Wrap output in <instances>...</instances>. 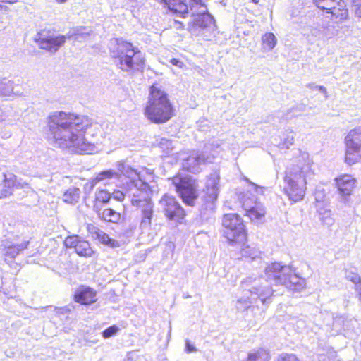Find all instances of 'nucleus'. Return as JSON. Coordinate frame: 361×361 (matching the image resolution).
Returning a JSON list of instances; mask_svg holds the SVG:
<instances>
[{
	"label": "nucleus",
	"instance_id": "obj_15",
	"mask_svg": "<svg viewBox=\"0 0 361 361\" xmlns=\"http://www.w3.org/2000/svg\"><path fill=\"white\" fill-rule=\"evenodd\" d=\"M159 205L169 220L178 224L183 222L185 211L174 197L164 195L159 200Z\"/></svg>",
	"mask_w": 361,
	"mask_h": 361
},
{
	"label": "nucleus",
	"instance_id": "obj_6",
	"mask_svg": "<svg viewBox=\"0 0 361 361\" xmlns=\"http://www.w3.org/2000/svg\"><path fill=\"white\" fill-rule=\"evenodd\" d=\"M144 114L153 123L168 122L174 115V108L169 94L157 85H152L146 103Z\"/></svg>",
	"mask_w": 361,
	"mask_h": 361
},
{
	"label": "nucleus",
	"instance_id": "obj_20",
	"mask_svg": "<svg viewBox=\"0 0 361 361\" xmlns=\"http://www.w3.org/2000/svg\"><path fill=\"white\" fill-rule=\"evenodd\" d=\"M75 301L82 305H90L96 300V291L90 287L81 286L74 295Z\"/></svg>",
	"mask_w": 361,
	"mask_h": 361
},
{
	"label": "nucleus",
	"instance_id": "obj_41",
	"mask_svg": "<svg viewBox=\"0 0 361 361\" xmlns=\"http://www.w3.org/2000/svg\"><path fill=\"white\" fill-rule=\"evenodd\" d=\"M307 87L312 89V90H317L320 91L322 93H323L326 98L328 97L327 95V91L325 87L322 85H317L315 83H309L307 85Z\"/></svg>",
	"mask_w": 361,
	"mask_h": 361
},
{
	"label": "nucleus",
	"instance_id": "obj_33",
	"mask_svg": "<svg viewBox=\"0 0 361 361\" xmlns=\"http://www.w3.org/2000/svg\"><path fill=\"white\" fill-rule=\"evenodd\" d=\"M306 106L304 104H298L295 106L292 107L287 113V118H291L293 117L298 116L301 112L305 111Z\"/></svg>",
	"mask_w": 361,
	"mask_h": 361
},
{
	"label": "nucleus",
	"instance_id": "obj_7",
	"mask_svg": "<svg viewBox=\"0 0 361 361\" xmlns=\"http://www.w3.org/2000/svg\"><path fill=\"white\" fill-rule=\"evenodd\" d=\"M312 175L310 162L305 155L297 161L296 164H292L286 169L284 180L287 186L284 190L290 200L296 202L303 199L307 179Z\"/></svg>",
	"mask_w": 361,
	"mask_h": 361
},
{
	"label": "nucleus",
	"instance_id": "obj_10",
	"mask_svg": "<svg viewBox=\"0 0 361 361\" xmlns=\"http://www.w3.org/2000/svg\"><path fill=\"white\" fill-rule=\"evenodd\" d=\"M172 183L183 202L194 207L198 197L195 180L189 176H176L172 178Z\"/></svg>",
	"mask_w": 361,
	"mask_h": 361
},
{
	"label": "nucleus",
	"instance_id": "obj_21",
	"mask_svg": "<svg viewBox=\"0 0 361 361\" xmlns=\"http://www.w3.org/2000/svg\"><path fill=\"white\" fill-rule=\"evenodd\" d=\"M121 175L112 169L104 170L96 176V180L102 182L105 186L117 185L120 180Z\"/></svg>",
	"mask_w": 361,
	"mask_h": 361
},
{
	"label": "nucleus",
	"instance_id": "obj_44",
	"mask_svg": "<svg viewBox=\"0 0 361 361\" xmlns=\"http://www.w3.org/2000/svg\"><path fill=\"white\" fill-rule=\"evenodd\" d=\"M197 350L195 347V345L192 343H191V342L188 339H186L185 340V351L187 353H190L196 352Z\"/></svg>",
	"mask_w": 361,
	"mask_h": 361
},
{
	"label": "nucleus",
	"instance_id": "obj_1",
	"mask_svg": "<svg viewBox=\"0 0 361 361\" xmlns=\"http://www.w3.org/2000/svg\"><path fill=\"white\" fill-rule=\"evenodd\" d=\"M264 276H248L241 281L240 287L244 295L238 298L235 308L238 312H247L256 307L252 305L254 300H260L263 305L271 302L274 290L271 285L283 286L287 289L300 292L305 287V279L295 273L292 267L283 265L281 262L268 264Z\"/></svg>",
	"mask_w": 361,
	"mask_h": 361
},
{
	"label": "nucleus",
	"instance_id": "obj_27",
	"mask_svg": "<svg viewBox=\"0 0 361 361\" xmlns=\"http://www.w3.org/2000/svg\"><path fill=\"white\" fill-rule=\"evenodd\" d=\"M14 82L12 80L0 78V97L10 96L13 92Z\"/></svg>",
	"mask_w": 361,
	"mask_h": 361
},
{
	"label": "nucleus",
	"instance_id": "obj_25",
	"mask_svg": "<svg viewBox=\"0 0 361 361\" xmlns=\"http://www.w3.org/2000/svg\"><path fill=\"white\" fill-rule=\"evenodd\" d=\"M327 13H331L332 16L338 20H343L348 17V11L345 8L344 2L339 1L338 4L332 6Z\"/></svg>",
	"mask_w": 361,
	"mask_h": 361
},
{
	"label": "nucleus",
	"instance_id": "obj_24",
	"mask_svg": "<svg viewBox=\"0 0 361 361\" xmlns=\"http://www.w3.org/2000/svg\"><path fill=\"white\" fill-rule=\"evenodd\" d=\"M244 243L238 244L240 247L241 258L245 261L252 262L257 259H260L261 252L255 247L250 245L244 246Z\"/></svg>",
	"mask_w": 361,
	"mask_h": 361
},
{
	"label": "nucleus",
	"instance_id": "obj_34",
	"mask_svg": "<svg viewBox=\"0 0 361 361\" xmlns=\"http://www.w3.org/2000/svg\"><path fill=\"white\" fill-rule=\"evenodd\" d=\"M319 219L323 224L326 226H331L334 223V219L331 217V212L330 210H324V212H319Z\"/></svg>",
	"mask_w": 361,
	"mask_h": 361
},
{
	"label": "nucleus",
	"instance_id": "obj_11",
	"mask_svg": "<svg viewBox=\"0 0 361 361\" xmlns=\"http://www.w3.org/2000/svg\"><path fill=\"white\" fill-rule=\"evenodd\" d=\"M345 162L353 165L361 160V127L350 130L345 137Z\"/></svg>",
	"mask_w": 361,
	"mask_h": 361
},
{
	"label": "nucleus",
	"instance_id": "obj_52",
	"mask_svg": "<svg viewBox=\"0 0 361 361\" xmlns=\"http://www.w3.org/2000/svg\"><path fill=\"white\" fill-rule=\"evenodd\" d=\"M59 2L63 3L65 2L66 0H56Z\"/></svg>",
	"mask_w": 361,
	"mask_h": 361
},
{
	"label": "nucleus",
	"instance_id": "obj_39",
	"mask_svg": "<svg viewBox=\"0 0 361 361\" xmlns=\"http://www.w3.org/2000/svg\"><path fill=\"white\" fill-rule=\"evenodd\" d=\"M243 180H245L249 185L252 187V189L257 194H263L264 191L267 189L264 187L255 184L245 176L243 177Z\"/></svg>",
	"mask_w": 361,
	"mask_h": 361
},
{
	"label": "nucleus",
	"instance_id": "obj_49",
	"mask_svg": "<svg viewBox=\"0 0 361 361\" xmlns=\"http://www.w3.org/2000/svg\"><path fill=\"white\" fill-rule=\"evenodd\" d=\"M355 291L357 293L359 300L361 302V284L357 285V286H355Z\"/></svg>",
	"mask_w": 361,
	"mask_h": 361
},
{
	"label": "nucleus",
	"instance_id": "obj_38",
	"mask_svg": "<svg viewBox=\"0 0 361 361\" xmlns=\"http://www.w3.org/2000/svg\"><path fill=\"white\" fill-rule=\"evenodd\" d=\"M91 32L90 30H88L84 27H76V37L75 40H79L80 38H86L90 36Z\"/></svg>",
	"mask_w": 361,
	"mask_h": 361
},
{
	"label": "nucleus",
	"instance_id": "obj_29",
	"mask_svg": "<svg viewBox=\"0 0 361 361\" xmlns=\"http://www.w3.org/2000/svg\"><path fill=\"white\" fill-rule=\"evenodd\" d=\"M99 243L109 246L110 247L114 248L120 246V243L118 240L111 238L109 235L104 233L103 231L101 233V235L97 239Z\"/></svg>",
	"mask_w": 361,
	"mask_h": 361
},
{
	"label": "nucleus",
	"instance_id": "obj_28",
	"mask_svg": "<svg viewBox=\"0 0 361 361\" xmlns=\"http://www.w3.org/2000/svg\"><path fill=\"white\" fill-rule=\"evenodd\" d=\"M262 44L264 49L267 51H271L272 50L276 43H277V39L276 36L272 32H267L265 33L262 37Z\"/></svg>",
	"mask_w": 361,
	"mask_h": 361
},
{
	"label": "nucleus",
	"instance_id": "obj_51",
	"mask_svg": "<svg viewBox=\"0 0 361 361\" xmlns=\"http://www.w3.org/2000/svg\"><path fill=\"white\" fill-rule=\"evenodd\" d=\"M254 4H258L259 0H252Z\"/></svg>",
	"mask_w": 361,
	"mask_h": 361
},
{
	"label": "nucleus",
	"instance_id": "obj_14",
	"mask_svg": "<svg viewBox=\"0 0 361 361\" xmlns=\"http://www.w3.org/2000/svg\"><path fill=\"white\" fill-rule=\"evenodd\" d=\"M75 37L76 28L70 30L66 35H44L39 33L38 38H36L35 41L41 49L54 54L63 46L67 39L75 40Z\"/></svg>",
	"mask_w": 361,
	"mask_h": 361
},
{
	"label": "nucleus",
	"instance_id": "obj_36",
	"mask_svg": "<svg viewBox=\"0 0 361 361\" xmlns=\"http://www.w3.org/2000/svg\"><path fill=\"white\" fill-rule=\"evenodd\" d=\"M120 331V329L116 325H111L104 329L102 334L104 338H109L115 335Z\"/></svg>",
	"mask_w": 361,
	"mask_h": 361
},
{
	"label": "nucleus",
	"instance_id": "obj_17",
	"mask_svg": "<svg viewBox=\"0 0 361 361\" xmlns=\"http://www.w3.org/2000/svg\"><path fill=\"white\" fill-rule=\"evenodd\" d=\"M64 245L68 248H74L75 252L80 256L90 257L93 253L90 243L78 235L66 238Z\"/></svg>",
	"mask_w": 361,
	"mask_h": 361
},
{
	"label": "nucleus",
	"instance_id": "obj_48",
	"mask_svg": "<svg viewBox=\"0 0 361 361\" xmlns=\"http://www.w3.org/2000/svg\"><path fill=\"white\" fill-rule=\"evenodd\" d=\"M6 117V111L1 106H0V122L4 121Z\"/></svg>",
	"mask_w": 361,
	"mask_h": 361
},
{
	"label": "nucleus",
	"instance_id": "obj_5",
	"mask_svg": "<svg viewBox=\"0 0 361 361\" xmlns=\"http://www.w3.org/2000/svg\"><path fill=\"white\" fill-rule=\"evenodd\" d=\"M110 56L121 70L130 72L143 68L145 59L137 47L121 38H114L109 43Z\"/></svg>",
	"mask_w": 361,
	"mask_h": 361
},
{
	"label": "nucleus",
	"instance_id": "obj_22",
	"mask_svg": "<svg viewBox=\"0 0 361 361\" xmlns=\"http://www.w3.org/2000/svg\"><path fill=\"white\" fill-rule=\"evenodd\" d=\"M94 210L98 214L99 216L105 221L118 224L121 218V213L111 208L104 209L102 212H100V209L97 204L94 205Z\"/></svg>",
	"mask_w": 361,
	"mask_h": 361
},
{
	"label": "nucleus",
	"instance_id": "obj_50",
	"mask_svg": "<svg viewBox=\"0 0 361 361\" xmlns=\"http://www.w3.org/2000/svg\"><path fill=\"white\" fill-rule=\"evenodd\" d=\"M0 2L7 3V4H14L18 2V0H0Z\"/></svg>",
	"mask_w": 361,
	"mask_h": 361
},
{
	"label": "nucleus",
	"instance_id": "obj_47",
	"mask_svg": "<svg viewBox=\"0 0 361 361\" xmlns=\"http://www.w3.org/2000/svg\"><path fill=\"white\" fill-rule=\"evenodd\" d=\"M171 63L173 66H178V67H180V68H181L183 66V63L180 60H179L178 59H176V58H173L171 60Z\"/></svg>",
	"mask_w": 361,
	"mask_h": 361
},
{
	"label": "nucleus",
	"instance_id": "obj_9",
	"mask_svg": "<svg viewBox=\"0 0 361 361\" xmlns=\"http://www.w3.org/2000/svg\"><path fill=\"white\" fill-rule=\"evenodd\" d=\"M224 235L231 245L241 244L247 238V233L242 218L237 214H226L222 219Z\"/></svg>",
	"mask_w": 361,
	"mask_h": 361
},
{
	"label": "nucleus",
	"instance_id": "obj_23",
	"mask_svg": "<svg viewBox=\"0 0 361 361\" xmlns=\"http://www.w3.org/2000/svg\"><path fill=\"white\" fill-rule=\"evenodd\" d=\"M340 26L337 21L325 19L322 20L320 32L327 38H331L338 34Z\"/></svg>",
	"mask_w": 361,
	"mask_h": 361
},
{
	"label": "nucleus",
	"instance_id": "obj_31",
	"mask_svg": "<svg viewBox=\"0 0 361 361\" xmlns=\"http://www.w3.org/2000/svg\"><path fill=\"white\" fill-rule=\"evenodd\" d=\"M111 198V193L105 189L98 190L95 192L96 202L107 204ZM97 204V203H96Z\"/></svg>",
	"mask_w": 361,
	"mask_h": 361
},
{
	"label": "nucleus",
	"instance_id": "obj_40",
	"mask_svg": "<svg viewBox=\"0 0 361 361\" xmlns=\"http://www.w3.org/2000/svg\"><path fill=\"white\" fill-rule=\"evenodd\" d=\"M97 183L98 181L96 180V177L87 182L83 187L85 193L90 194Z\"/></svg>",
	"mask_w": 361,
	"mask_h": 361
},
{
	"label": "nucleus",
	"instance_id": "obj_35",
	"mask_svg": "<svg viewBox=\"0 0 361 361\" xmlns=\"http://www.w3.org/2000/svg\"><path fill=\"white\" fill-rule=\"evenodd\" d=\"M294 135L293 133L290 132L286 137L283 138V142L279 145L281 149H288L290 146L293 145Z\"/></svg>",
	"mask_w": 361,
	"mask_h": 361
},
{
	"label": "nucleus",
	"instance_id": "obj_8",
	"mask_svg": "<svg viewBox=\"0 0 361 361\" xmlns=\"http://www.w3.org/2000/svg\"><path fill=\"white\" fill-rule=\"evenodd\" d=\"M220 176L217 172H214L207 176L204 195L200 198V216L202 221H209L213 219L216 208V202L219 193Z\"/></svg>",
	"mask_w": 361,
	"mask_h": 361
},
{
	"label": "nucleus",
	"instance_id": "obj_26",
	"mask_svg": "<svg viewBox=\"0 0 361 361\" xmlns=\"http://www.w3.org/2000/svg\"><path fill=\"white\" fill-rule=\"evenodd\" d=\"M80 190L75 187L69 188L63 194V200L66 203L75 204L78 202Z\"/></svg>",
	"mask_w": 361,
	"mask_h": 361
},
{
	"label": "nucleus",
	"instance_id": "obj_12",
	"mask_svg": "<svg viewBox=\"0 0 361 361\" xmlns=\"http://www.w3.org/2000/svg\"><path fill=\"white\" fill-rule=\"evenodd\" d=\"M3 185L0 186V199L8 197L20 189L23 190L22 192L18 193L20 198L34 192L28 183L13 173H3Z\"/></svg>",
	"mask_w": 361,
	"mask_h": 361
},
{
	"label": "nucleus",
	"instance_id": "obj_2",
	"mask_svg": "<svg viewBox=\"0 0 361 361\" xmlns=\"http://www.w3.org/2000/svg\"><path fill=\"white\" fill-rule=\"evenodd\" d=\"M90 126V121L85 116L62 111L53 112L47 121L49 140L56 147L90 154L95 145L84 137L85 130Z\"/></svg>",
	"mask_w": 361,
	"mask_h": 361
},
{
	"label": "nucleus",
	"instance_id": "obj_43",
	"mask_svg": "<svg viewBox=\"0 0 361 361\" xmlns=\"http://www.w3.org/2000/svg\"><path fill=\"white\" fill-rule=\"evenodd\" d=\"M160 146L164 149L166 147L168 152L171 151L173 148L172 142L166 138H161L160 141Z\"/></svg>",
	"mask_w": 361,
	"mask_h": 361
},
{
	"label": "nucleus",
	"instance_id": "obj_46",
	"mask_svg": "<svg viewBox=\"0 0 361 361\" xmlns=\"http://www.w3.org/2000/svg\"><path fill=\"white\" fill-rule=\"evenodd\" d=\"M55 310H56V314L57 315L66 314L71 311V310L67 307L56 308Z\"/></svg>",
	"mask_w": 361,
	"mask_h": 361
},
{
	"label": "nucleus",
	"instance_id": "obj_53",
	"mask_svg": "<svg viewBox=\"0 0 361 361\" xmlns=\"http://www.w3.org/2000/svg\"><path fill=\"white\" fill-rule=\"evenodd\" d=\"M353 0H349L350 3L351 4V5H353Z\"/></svg>",
	"mask_w": 361,
	"mask_h": 361
},
{
	"label": "nucleus",
	"instance_id": "obj_16",
	"mask_svg": "<svg viewBox=\"0 0 361 361\" xmlns=\"http://www.w3.org/2000/svg\"><path fill=\"white\" fill-rule=\"evenodd\" d=\"M214 157L206 154L204 152L193 151L183 159V168L192 173H197L201 171V166L205 163H211Z\"/></svg>",
	"mask_w": 361,
	"mask_h": 361
},
{
	"label": "nucleus",
	"instance_id": "obj_32",
	"mask_svg": "<svg viewBox=\"0 0 361 361\" xmlns=\"http://www.w3.org/2000/svg\"><path fill=\"white\" fill-rule=\"evenodd\" d=\"M118 171L119 172H121L126 178H128V179L126 180V183H125L126 193H124L123 192L120 191V190H114V192L112 193H111V197H113L116 200L123 201L125 196L127 195L128 197V195L127 194V190H126L127 182H129L130 180V179L132 178V177H134L135 176L134 175L127 176V175L124 174L122 171H119L118 169Z\"/></svg>",
	"mask_w": 361,
	"mask_h": 361
},
{
	"label": "nucleus",
	"instance_id": "obj_54",
	"mask_svg": "<svg viewBox=\"0 0 361 361\" xmlns=\"http://www.w3.org/2000/svg\"><path fill=\"white\" fill-rule=\"evenodd\" d=\"M3 6L0 4V10L2 8Z\"/></svg>",
	"mask_w": 361,
	"mask_h": 361
},
{
	"label": "nucleus",
	"instance_id": "obj_18",
	"mask_svg": "<svg viewBox=\"0 0 361 361\" xmlns=\"http://www.w3.org/2000/svg\"><path fill=\"white\" fill-rule=\"evenodd\" d=\"M335 180L339 194L345 202L355 188L356 180L350 175L345 174L336 178Z\"/></svg>",
	"mask_w": 361,
	"mask_h": 361
},
{
	"label": "nucleus",
	"instance_id": "obj_13",
	"mask_svg": "<svg viewBox=\"0 0 361 361\" xmlns=\"http://www.w3.org/2000/svg\"><path fill=\"white\" fill-rule=\"evenodd\" d=\"M238 199L252 221L260 220L265 214L264 208L250 190L237 192Z\"/></svg>",
	"mask_w": 361,
	"mask_h": 361
},
{
	"label": "nucleus",
	"instance_id": "obj_42",
	"mask_svg": "<svg viewBox=\"0 0 361 361\" xmlns=\"http://www.w3.org/2000/svg\"><path fill=\"white\" fill-rule=\"evenodd\" d=\"M352 7L356 16L358 18H361V0H353Z\"/></svg>",
	"mask_w": 361,
	"mask_h": 361
},
{
	"label": "nucleus",
	"instance_id": "obj_3",
	"mask_svg": "<svg viewBox=\"0 0 361 361\" xmlns=\"http://www.w3.org/2000/svg\"><path fill=\"white\" fill-rule=\"evenodd\" d=\"M117 169L127 176L134 175L129 182H127V194L130 198L133 206L137 207L140 213V228H148L152 225L154 216V204L151 199L152 190L147 183L146 178L137 170L127 165L123 161L117 163Z\"/></svg>",
	"mask_w": 361,
	"mask_h": 361
},
{
	"label": "nucleus",
	"instance_id": "obj_30",
	"mask_svg": "<svg viewBox=\"0 0 361 361\" xmlns=\"http://www.w3.org/2000/svg\"><path fill=\"white\" fill-rule=\"evenodd\" d=\"M317 8L329 11L332 6L338 4L341 0H312Z\"/></svg>",
	"mask_w": 361,
	"mask_h": 361
},
{
	"label": "nucleus",
	"instance_id": "obj_4",
	"mask_svg": "<svg viewBox=\"0 0 361 361\" xmlns=\"http://www.w3.org/2000/svg\"><path fill=\"white\" fill-rule=\"evenodd\" d=\"M161 2L173 14L183 18L188 15L190 8L192 20L188 22V30L192 34L208 37L207 33L210 34L215 30L214 18L208 12L202 0H190L189 5L186 0H161Z\"/></svg>",
	"mask_w": 361,
	"mask_h": 361
},
{
	"label": "nucleus",
	"instance_id": "obj_19",
	"mask_svg": "<svg viewBox=\"0 0 361 361\" xmlns=\"http://www.w3.org/2000/svg\"><path fill=\"white\" fill-rule=\"evenodd\" d=\"M29 241H23L21 243L15 244L8 240L3 242L2 247L3 254L5 257V260L8 262H11L16 256L20 255L23 250L27 248Z\"/></svg>",
	"mask_w": 361,
	"mask_h": 361
},
{
	"label": "nucleus",
	"instance_id": "obj_45",
	"mask_svg": "<svg viewBox=\"0 0 361 361\" xmlns=\"http://www.w3.org/2000/svg\"><path fill=\"white\" fill-rule=\"evenodd\" d=\"M349 279L355 284V286L361 284V277L358 274H353L352 276H349Z\"/></svg>",
	"mask_w": 361,
	"mask_h": 361
},
{
	"label": "nucleus",
	"instance_id": "obj_37",
	"mask_svg": "<svg viewBox=\"0 0 361 361\" xmlns=\"http://www.w3.org/2000/svg\"><path fill=\"white\" fill-rule=\"evenodd\" d=\"M87 229L88 233L91 235V237L95 240L97 239V238L99 236V235H101V233L102 231L98 227L92 224L87 225Z\"/></svg>",
	"mask_w": 361,
	"mask_h": 361
}]
</instances>
